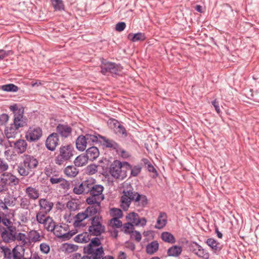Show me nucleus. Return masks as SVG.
Segmentation results:
<instances>
[{"instance_id": "f257e3e1", "label": "nucleus", "mask_w": 259, "mask_h": 259, "mask_svg": "<svg viewBox=\"0 0 259 259\" xmlns=\"http://www.w3.org/2000/svg\"><path fill=\"white\" fill-rule=\"evenodd\" d=\"M135 205L143 207L147 204V200L145 195H140L134 191L130 183L125 182L122 184V192L120 197V206L124 210H127L131 202Z\"/></svg>"}, {"instance_id": "f03ea898", "label": "nucleus", "mask_w": 259, "mask_h": 259, "mask_svg": "<svg viewBox=\"0 0 259 259\" xmlns=\"http://www.w3.org/2000/svg\"><path fill=\"white\" fill-rule=\"evenodd\" d=\"M22 161L18 166L17 170L21 176L25 177L33 172L38 165V161L33 156L24 154L22 156Z\"/></svg>"}, {"instance_id": "7ed1b4c3", "label": "nucleus", "mask_w": 259, "mask_h": 259, "mask_svg": "<svg viewBox=\"0 0 259 259\" xmlns=\"http://www.w3.org/2000/svg\"><path fill=\"white\" fill-rule=\"evenodd\" d=\"M131 169V166L127 162L115 160L110 165L109 172L114 178L123 180L127 176V172Z\"/></svg>"}, {"instance_id": "20e7f679", "label": "nucleus", "mask_w": 259, "mask_h": 259, "mask_svg": "<svg viewBox=\"0 0 259 259\" xmlns=\"http://www.w3.org/2000/svg\"><path fill=\"white\" fill-rule=\"evenodd\" d=\"M74 147L71 144L61 146L59 148V154L55 157V163L59 165L64 164L65 161L70 160L74 155Z\"/></svg>"}, {"instance_id": "39448f33", "label": "nucleus", "mask_w": 259, "mask_h": 259, "mask_svg": "<svg viewBox=\"0 0 259 259\" xmlns=\"http://www.w3.org/2000/svg\"><path fill=\"white\" fill-rule=\"evenodd\" d=\"M97 210L94 208H86L83 211L78 212L74 217V226L76 228H83L87 225L85 220L91 219L96 215L95 212Z\"/></svg>"}, {"instance_id": "423d86ee", "label": "nucleus", "mask_w": 259, "mask_h": 259, "mask_svg": "<svg viewBox=\"0 0 259 259\" xmlns=\"http://www.w3.org/2000/svg\"><path fill=\"white\" fill-rule=\"evenodd\" d=\"M91 225L89 227V231L91 234L94 236H99L105 232V228L103 224V219L100 214H96L92 218Z\"/></svg>"}, {"instance_id": "0eeeda50", "label": "nucleus", "mask_w": 259, "mask_h": 259, "mask_svg": "<svg viewBox=\"0 0 259 259\" xmlns=\"http://www.w3.org/2000/svg\"><path fill=\"white\" fill-rule=\"evenodd\" d=\"M98 141L97 136L87 134L85 136H79L76 140V147L80 151H83L88 145L91 146Z\"/></svg>"}, {"instance_id": "6e6552de", "label": "nucleus", "mask_w": 259, "mask_h": 259, "mask_svg": "<svg viewBox=\"0 0 259 259\" xmlns=\"http://www.w3.org/2000/svg\"><path fill=\"white\" fill-rule=\"evenodd\" d=\"M11 111L14 114V123L12 124L16 129L23 127L27 124L26 119L23 117V110L18 109L16 105H12L10 107Z\"/></svg>"}, {"instance_id": "1a4fd4ad", "label": "nucleus", "mask_w": 259, "mask_h": 259, "mask_svg": "<svg viewBox=\"0 0 259 259\" xmlns=\"http://www.w3.org/2000/svg\"><path fill=\"white\" fill-rule=\"evenodd\" d=\"M37 222L43 224L44 228L48 231H53L56 226V223L50 216L46 215L42 211H38L36 215Z\"/></svg>"}, {"instance_id": "9d476101", "label": "nucleus", "mask_w": 259, "mask_h": 259, "mask_svg": "<svg viewBox=\"0 0 259 259\" xmlns=\"http://www.w3.org/2000/svg\"><path fill=\"white\" fill-rule=\"evenodd\" d=\"M42 136L41 128L37 126H31L25 133V138L29 142H35L38 141Z\"/></svg>"}, {"instance_id": "9b49d317", "label": "nucleus", "mask_w": 259, "mask_h": 259, "mask_svg": "<svg viewBox=\"0 0 259 259\" xmlns=\"http://www.w3.org/2000/svg\"><path fill=\"white\" fill-rule=\"evenodd\" d=\"M53 231L56 237L64 240L69 239L73 235L69 232V227L66 224L56 225Z\"/></svg>"}, {"instance_id": "f8f14e48", "label": "nucleus", "mask_w": 259, "mask_h": 259, "mask_svg": "<svg viewBox=\"0 0 259 259\" xmlns=\"http://www.w3.org/2000/svg\"><path fill=\"white\" fill-rule=\"evenodd\" d=\"M94 183V180H87L83 181L80 184L76 185L73 188V192L76 194H81L82 193H88L91 191L92 185Z\"/></svg>"}, {"instance_id": "ddd939ff", "label": "nucleus", "mask_w": 259, "mask_h": 259, "mask_svg": "<svg viewBox=\"0 0 259 259\" xmlns=\"http://www.w3.org/2000/svg\"><path fill=\"white\" fill-rule=\"evenodd\" d=\"M190 251L200 258L208 259L209 254L208 252L196 242H193L189 247Z\"/></svg>"}, {"instance_id": "4468645a", "label": "nucleus", "mask_w": 259, "mask_h": 259, "mask_svg": "<svg viewBox=\"0 0 259 259\" xmlns=\"http://www.w3.org/2000/svg\"><path fill=\"white\" fill-rule=\"evenodd\" d=\"M103 200V198L95 197L91 195L86 199L87 203L90 205L87 208H94L97 210L95 213L96 214H100L101 212V202Z\"/></svg>"}, {"instance_id": "2eb2a0df", "label": "nucleus", "mask_w": 259, "mask_h": 259, "mask_svg": "<svg viewBox=\"0 0 259 259\" xmlns=\"http://www.w3.org/2000/svg\"><path fill=\"white\" fill-rule=\"evenodd\" d=\"M10 147H13L14 150L17 154H22L27 148V143L25 140L19 139L16 141H9Z\"/></svg>"}, {"instance_id": "dca6fc26", "label": "nucleus", "mask_w": 259, "mask_h": 259, "mask_svg": "<svg viewBox=\"0 0 259 259\" xmlns=\"http://www.w3.org/2000/svg\"><path fill=\"white\" fill-rule=\"evenodd\" d=\"M29 252L22 245H17L13 249V259H29Z\"/></svg>"}, {"instance_id": "f3484780", "label": "nucleus", "mask_w": 259, "mask_h": 259, "mask_svg": "<svg viewBox=\"0 0 259 259\" xmlns=\"http://www.w3.org/2000/svg\"><path fill=\"white\" fill-rule=\"evenodd\" d=\"M126 219L128 222L135 226L141 225L142 226H144L147 222L145 218L140 219L139 215L134 212L128 213L126 217Z\"/></svg>"}, {"instance_id": "a211bd4d", "label": "nucleus", "mask_w": 259, "mask_h": 259, "mask_svg": "<svg viewBox=\"0 0 259 259\" xmlns=\"http://www.w3.org/2000/svg\"><path fill=\"white\" fill-rule=\"evenodd\" d=\"M59 141L58 134L57 133H53L47 139L46 146L49 150L54 151L59 144Z\"/></svg>"}, {"instance_id": "6ab92c4d", "label": "nucleus", "mask_w": 259, "mask_h": 259, "mask_svg": "<svg viewBox=\"0 0 259 259\" xmlns=\"http://www.w3.org/2000/svg\"><path fill=\"white\" fill-rule=\"evenodd\" d=\"M57 134L61 137L67 138L70 136L72 133L71 127L65 124H59L56 128Z\"/></svg>"}, {"instance_id": "aec40b11", "label": "nucleus", "mask_w": 259, "mask_h": 259, "mask_svg": "<svg viewBox=\"0 0 259 259\" xmlns=\"http://www.w3.org/2000/svg\"><path fill=\"white\" fill-rule=\"evenodd\" d=\"M38 204L40 207L39 211H42L46 215L52 210L54 206L53 202L43 198L39 200Z\"/></svg>"}, {"instance_id": "412c9836", "label": "nucleus", "mask_w": 259, "mask_h": 259, "mask_svg": "<svg viewBox=\"0 0 259 259\" xmlns=\"http://www.w3.org/2000/svg\"><path fill=\"white\" fill-rule=\"evenodd\" d=\"M2 179L6 184L10 185H17L19 183V179L10 172H4L2 175Z\"/></svg>"}, {"instance_id": "4be33fe9", "label": "nucleus", "mask_w": 259, "mask_h": 259, "mask_svg": "<svg viewBox=\"0 0 259 259\" xmlns=\"http://www.w3.org/2000/svg\"><path fill=\"white\" fill-rule=\"evenodd\" d=\"M101 248H103V247L100 240L98 238H95L92 239L90 243L84 247V250L85 252H88Z\"/></svg>"}, {"instance_id": "5701e85b", "label": "nucleus", "mask_w": 259, "mask_h": 259, "mask_svg": "<svg viewBox=\"0 0 259 259\" xmlns=\"http://www.w3.org/2000/svg\"><path fill=\"white\" fill-rule=\"evenodd\" d=\"M25 192L30 199L34 200L37 199L40 195L38 189L32 186L27 187L25 190Z\"/></svg>"}, {"instance_id": "b1692460", "label": "nucleus", "mask_w": 259, "mask_h": 259, "mask_svg": "<svg viewBox=\"0 0 259 259\" xmlns=\"http://www.w3.org/2000/svg\"><path fill=\"white\" fill-rule=\"evenodd\" d=\"M97 137H98V141L106 147L111 148L113 149H116L118 148V144L113 140L99 135Z\"/></svg>"}, {"instance_id": "393cba45", "label": "nucleus", "mask_w": 259, "mask_h": 259, "mask_svg": "<svg viewBox=\"0 0 259 259\" xmlns=\"http://www.w3.org/2000/svg\"><path fill=\"white\" fill-rule=\"evenodd\" d=\"M91 188V191H90L91 195H93L96 197L103 198V200H104V196L102 194L104 188L102 186L100 185H94L93 184L92 185V188Z\"/></svg>"}, {"instance_id": "a878e982", "label": "nucleus", "mask_w": 259, "mask_h": 259, "mask_svg": "<svg viewBox=\"0 0 259 259\" xmlns=\"http://www.w3.org/2000/svg\"><path fill=\"white\" fill-rule=\"evenodd\" d=\"M86 155L90 160H95L99 155V151L96 147H91L86 151Z\"/></svg>"}, {"instance_id": "bb28decb", "label": "nucleus", "mask_w": 259, "mask_h": 259, "mask_svg": "<svg viewBox=\"0 0 259 259\" xmlns=\"http://www.w3.org/2000/svg\"><path fill=\"white\" fill-rule=\"evenodd\" d=\"M28 238L31 244V242L40 241L44 238V236L41 235L37 231L31 230L28 233Z\"/></svg>"}, {"instance_id": "cd10ccee", "label": "nucleus", "mask_w": 259, "mask_h": 259, "mask_svg": "<svg viewBox=\"0 0 259 259\" xmlns=\"http://www.w3.org/2000/svg\"><path fill=\"white\" fill-rule=\"evenodd\" d=\"M15 235L12 230H6L2 232V237L5 242H10L15 240Z\"/></svg>"}, {"instance_id": "c85d7f7f", "label": "nucleus", "mask_w": 259, "mask_h": 259, "mask_svg": "<svg viewBox=\"0 0 259 259\" xmlns=\"http://www.w3.org/2000/svg\"><path fill=\"white\" fill-rule=\"evenodd\" d=\"M167 216L166 213L164 212H160L157 218L155 228L159 229L162 228L165 226Z\"/></svg>"}, {"instance_id": "c756f323", "label": "nucleus", "mask_w": 259, "mask_h": 259, "mask_svg": "<svg viewBox=\"0 0 259 259\" xmlns=\"http://www.w3.org/2000/svg\"><path fill=\"white\" fill-rule=\"evenodd\" d=\"M88 160L89 159L86 155L81 154L75 159L74 163L76 166H82L87 164Z\"/></svg>"}, {"instance_id": "7c9ffc66", "label": "nucleus", "mask_w": 259, "mask_h": 259, "mask_svg": "<svg viewBox=\"0 0 259 259\" xmlns=\"http://www.w3.org/2000/svg\"><path fill=\"white\" fill-rule=\"evenodd\" d=\"M182 251V248L180 246L174 245L170 247L167 250V255L170 256H178Z\"/></svg>"}, {"instance_id": "2f4dec72", "label": "nucleus", "mask_w": 259, "mask_h": 259, "mask_svg": "<svg viewBox=\"0 0 259 259\" xmlns=\"http://www.w3.org/2000/svg\"><path fill=\"white\" fill-rule=\"evenodd\" d=\"M64 172L68 177H75L78 174V170L75 165H69L65 168Z\"/></svg>"}, {"instance_id": "473e14b6", "label": "nucleus", "mask_w": 259, "mask_h": 259, "mask_svg": "<svg viewBox=\"0 0 259 259\" xmlns=\"http://www.w3.org/2000/svg\"><path fill=\"white\" fill-rule=\"evenodd\" d=\"M15 239L20 242L21 245L29 246L30 245V240L27 238L25 234L20 233L15 236Z\"/></svg>"}, {"instance_id": "72a5a7b5", "label": "nucleus", "mask_w": 259, "mask_h": 259, "mask_svg": "<svg viewBox=\"0 0 259 259\" xmlns=\"http://www.w3.org/2000/svg\"><path fill=\"white\" fill-rule=\"evenodd\" d=\"M18 129L11 125L10 127H7L5 130V134L8 139H14L16 137L18 134Z\"/></svg>"}, {"instance_id": "f704fd0d", "label": "nucleus", "mask_w": 259, "mask_h": 259, "mask_svg": "<svg viewBox=\"0 0 259 259\" xmlns=\"http://www.w3.org/2000/svg\"><path fill=\"white\" fill-rule=\"evenodd\" d=\"M127 38L133 42H136L145 40L146 37L144 33L139 32L135 34L130 33L127 36Z\"/></svg>"}, {"instance_id": "c9c22d12", "label": "nucleus", "mask_w": 259, "mask_h": 259, "mask_svg": "<svg viewBox=\"0 0 259 259\" xmlns=\"http://www.w3.org/2000/svg\"><path fill=\"white\" fill-rule=\"evenodd\" d=\"M159 247V244L156 241H154L146 246V252L148 254H152L156 252Z\"/></svg>"}, {"instance_id": "e433bc0d", "label": "nucleus", "mask_w": 259, "mask_h": 259, "mask_svg": "<svg viewBox=\"0 0 259 259\" xmlns=\"http://www.w3.org/2000/svg\"><path fill=\"white\" fill-rule=\"evenodd\" d=\"M90 240V235L87 232L78 234L74 238V241L78 243H87Z\"/></svg>"}, {"instance_id": "4c0bfd02", "label": "nucleus", "mask_w": 259, "mask_h": 259, "mask_svg": "<svg viewBox=\"0 0 259 259\" xmlns=\"http://www.w3.org/2000/svg\"><path fill=\"white\" fill-rule=\"evenodd\" d=\"M206 243L212 250L215 251H219L222 249L220 244L213 238H209L207 239Z\"/></svg>"}, {"instance_id": "58836bf2", "label": "nucleus", "mask_w": 259, "mask_h": 259, "mask_svg": "<svg viewBox=\"0 0 259 259\" xmlns=\"http://www.w3.org/2000/svg\"><path fill=\"white\" fill-rule=\"evenodd\" d=\"M86 253L90 255L92 259H100L103 255L104 250L103 248H101Z\"/></svg>"}, {"instance_id": "ea45409f", "label": "nucleus", "mask_w": 259, "mask_h": 259, "mask_svg": "<svg viewBox=\"0 0 259 259\" xmlns=\"http://www.w3.org/2000/svg\"><path fill=\"white\" fill-rule=\"evenodd\" d=\"M161 239L164 242L174 243L176 242L174 236L170 233L167 232H163L161 234Z\"/></svg>"}, {"instance_id": "a19ab883", "label": "nucleus", "mask_w": 259, "mask_h": 259, "mask_svg": "<svg viewBox=\"0 0 259 259\" xmlns=\"http://www.w3.org/2000/svg\"><path fill=\"white\" fill-rule=\"evenodd\" d=\"M109 69V72L113 74H118L121 71L122 68L113 63H109L107 67Z\"/></svg>"}, {"instance_id": "79ce46f5", "label": "nucleus", "mask_w": 259, "mask_h": 259, "mask_svg": "<svg viewBox=\"0 0 259 259\" xmlns=\"http://www.w3.org/2000/svg\"><path fill=\"white\" fill-rule=\"evenodd\" d=\"M51 2L55 11L64 10V6L62 0H52Z\"/></svg>"}, {"instance_id": "37998d69", "label": "nucleus", "mask_w": 259, "mask_h": 259, "mask_svg": "<svg viewBox=\"0 0 259 259\" xmlns=\"http://www.w3.org/2000/svg\"><path fill=\"white\" fill-rule=\"evenodd\" d=\"M10 197H5L4 200L0 199V211L6 210L8 209L7 205H10Z\"/></svg>"}, {"instance_id": "c03bdc74", "label": "nucleus", "mask_w": 259, "mask_h": 259, "mask_svg": "<svg viewBox=\"0 0 259 259\" xmlns=\"http://www.w3.org/2000/svg\"><path fill=\"white\" fill-rule=\"evenodd\" d=\"M62 248L64 251L70 253L76 250L78 247L74 244L64 243L63 244Z\"/></svg>"}, {"instance_id": "a18cd8bd", "label": "nucleus", "mask_w": 259, "mask_h": 259, "mask_svg": "<svg viewBox=\"0 0 259 259\" xmlns=\"http://www.w3.org/2000/svg\"><path fill=\"white\" fill-rule=\"evenodd\" d=\"M0 251L3 252L5 258L8 259H13V251L11 252V250L5 246H1Z\"/></svg>"}, {"instance_id": "49530a36", "label": "nucleus", "mask_w": 259, "mask_h": 259, "mask_svg": "<svg viewBox=\"0 0 259 259\" xmlns=\"http://www.w3.org/2000/svg\"><path fill=\"white\" fill-rule=\"evenodd\" d=\"M110 215L113 218H120L122 216V211L117 208H112L109 210Z\"/></svg>"}, {"instance_id": "de8ad7c7", "label": "nucleus", "mask_w": 259, "mask_h": 259, "mask_svg": "<svg viewBox=\"0 0 259 259\" xmlns=\"http://www.w3.org/2000/svg\"><path fill=\"white\" fill-rule=\"evenodd\" d=\"M114 125L117 126L116 129L117 133L122 135L126 136V130L125 128L121 125H120L117 120H113Z\"/></svg>"}, {"instance_id": "09e8293b", "label": "nucleus", "mask_w": 259, "mask_h": 259, "mask_svg": "<svg viewBox=\"0 0 259 259\" xmlns=\"http://www.w3.org/2000/svg\"><path fill=\"white\" fill-rule=\"evenodd\" d=\"M2 89L7 92H16L18 90V88L13 84H8L3 85Z\"/></svg>"}, {"instance_id": "8fccbe9b", "label": "nucleus", "mask_w": 259, "mask_h": 259, "mask_svg": "<svg viewBox=\"0 0 259 259\" xmlns=\"http://www.w3.org/2000/svg\"><path fill=\"white\" fill-rule=\"evenodd\" d=\"M30 202L29 199L25 197H22L20 199V205L23 209H28L30 205Z\"/></svg>"}, {"instance_id": "3c124183", "label": "nucleus", "mask_w": 259, "mask_h": 259, "mask_svg": "<svg viewBox=\"0 0 259 259\" xmlns=\"http://www.w3.org/2000/svg\"><path fill=\"white\" fill-rule=\"evenodd\" d=\"M97 171V166L95 164H91L85 168V172L90 175H92Z\"/></svg>"}, {"instance_id": "603ef678", "label": "nucleus", "mask_w": 259, "mask_h": 259, "mask_svg": "<svg viewBox=\"0 0 259 259\" xmlns=\"http://www.w3.org/2000/svg\"><path fill=\"white\" fill-rule=\"evenodd\" d=\"M119 218H113L110 221V226L113 228H119L121 226L122 223L119 220Z\"/></svg>"}, {"instance_id": "864d4df0", "label": "nucleus", "mask_w": 259, "mask_h": 259, "mask_svg": "<svg viewBox=\"0 0 259 259\" xmlns=\"http://www.w3.org/2000/svg\"><path fill=\"white\" fill-rule=\"evenodd\" d=\"M40 250L44 254H48L50 251L49 245L46 243H42L39 245Z\"/></svg>"}, {"instance_id": "5fc2aeb1", "label": "nucleus", "mask_w": 259, "mask_h": 259, "mask_svg": "<svg viewBox=\"0 0 259 259\" xmlns=\"http://www.w3.org/2000/svg\"><path fill=\"white\" fill-rule=\"evenodd\" d=\"M9 167L7 162L4 159L0 158V171L4 172L7 170Z\"/></svg>"}, {"instance_id": "6e6d98bb", "label": "nucleus", "mask_w": 259, "mask_h": 259, "mask_svg": "<svg viewBox=\"0 0 259 259\" xmlns=\"http://www.w3.org/2000/svg\"><path fill=\"white\" fill-rule=\"evenodd\" d=\"M134 225L127 222L123 226L124 231L126 233H130L133 232Z\"/></svg>"}, {"instance_id": "4d7b16f0", "label": "nucleus", "mask_w": 259, "mask_h": 259, "mask_svg": "<svg viewBox=\"0 0 259 259\" xmlns=\"http://www.w3.org/2000/svg\"><path fill=\"white\" fill-rule=\"evenodd\" d=\"M50 181L52 184H58L62 182H66L64 179L62 178L61 177H58L57 176H55V177H51L50 178Z\"/></svg>"}, {"instance_id": "13d9d810", "label": "nucleus", "mask_w": 259, "mask_h": 259, "mask_svg": "<svg viewBox=\"0 0 259 259\" xmlns=\"http://www.w3.org/2000/svg\"><path fill=\"white\" fill-rule=\"evenodd\" d=\"M130 170L131 171V175L133 176L136 177L140 172L141 167L139 166H135L133 168L131 167Z\"/></svg>"}, {"instance_id": "bf43d9fd", "label": "nucleus", "mask_w": 259, "mask_h": 259, "mask_svg": "<svg viewBox=\"0 0 259 259\" xmlns=\"http://www.w3.org/2000/svg\"><path fill=\"white\" fill-rule=\"evenodd\" d=\"M131 237L136 240L137 242H139L141 240V235L138 231H133L132 233Z\"/></svg>"}, {"instance_id": "052dcab7", "label": "nucleus", "mask_w": 259, "mask_h": 259, "mask_svg": "<svg viewBox=\"0 0 259 259\" xmlns=\"http://www.w3.org/2000/svg\"><path fill=\"white\" fill-rule=\"evenodd\" d=\"M125 26L126 25L124 22H119L116 25L115 29L117 31H122L125 29Z\"/></svg>"}, {"instance_id": "680f3d73", "label": "nucleus", "mask_w": 259, "mask_h": 259, "mask_svg": "<svg viewBox=\"0 0 259 259\" xmlns=\"http://www.w3.org/2000/svg\"><path fill=\"white\" fill-rule=\"evenodd\" d=\"M29 259H44L42 255H40L38 252H34V253H29Z\"/></svg>"}, {"instance_id": "e2e57ef3", "label": "nucleus", "mask_w": 259, "mask_h": 259, "mask_svg": "<svg viewBox=\"0 0 259 259\" xmlns=\"http://www.w3.org/2000/svg\"><path fill=\"white\" fill-rule=\"evenodd\" d=\"M19 219L23 223L27 222L29 220V215L27 212H25L24 213H21L19 215Z\"/></svg>"}, {"instance_id": "0e129e2a", "label": "nucleus", "mask_w": 259, "mask_h": 259, "mask_svg": "<svg viewBox=\"0 0 259 259\" xmlns=\"http://www.w3.org/2000/svg\"><path fill=\"white\" fill-rule=\"evenodd\" d=\"M7 185L1 178L0 181V192L3 193L4 192L7 191Z\"/></svg>"}, {"instance_id": "69168bd1", "label": "nucleus", "mask_w": 259, "mask_h": 259, "mask_svg": "<svg viewBox=\"0 0 259 259\" xmlns=\"http://www.w3.org/2000/svg\"><path fill=\"white\" fill-rule=\"evenodd\" d=\"M109 63H107L102 66L101 71L103 74H105L107 72H109V69L107 67Z\"/></svg>"}, {"instance_id": "338daca9", "label": "nucleus", "mask_w": 259, "mask_h": 259, "mask_svg": "<svg viewBox=\"0 0 259 259\" xmlns=\"http://www.w3.org/2000/svg\"><path fill=\"white\" fill-rule=\"evenodd\" d=\"M212 104L215 108L217 113H219L220 112V109L218 103L216 101V100H214L212 102Z\"/></svg>"}, {"instance_id": "774afa93", "label": "nucleus", "mask_w": 259, "mask_h": 259, "mask_svg": "<svg viewBox=\"0 0 259 259\" xmlns=\"http://www.w3.org/2000/svg\"><path fill=\"white\" fill-rule=\"evenodd\" d=\"M147 169L149 171L152 172H156V170L155 168L154 167V166L151 164H148L147 165Z\"/></svg>"}]
</instances>
